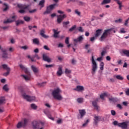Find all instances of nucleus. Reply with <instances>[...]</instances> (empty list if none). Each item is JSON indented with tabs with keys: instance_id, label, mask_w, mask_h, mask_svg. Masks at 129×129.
I'll use <instances>...</instances> for the list:
<instances>
[{
	"instance_id": "f257e3e1",
	"label": "nucleus",
	"mask_w": 129,
	"mask_h": 129,
	"mask_svg": "<svg viewBox=\"0 0 129 129\" xmlns=\"http://www.w3.org/2000/svg\"><path fill=\"white\" fill-rule=\"evenodd\" d=\"M60 93H62V91L60 88H57L52 91V95L55 99H57V100H62L63 97H62Z\"/></svg>"
},
{
	"instance_id": "f03ea898",
	"label": "nucleus",
	"mask_w": 129,
	"mask_h": 129,
	"mask_svg": "<svg viewBox=\"0 0 129 129\" xmlns=\"http://www.w3.org/2000/svg\"><path fill=\"white\" fill-rule=\"evenodd\" d=\"M19 67H20L21 69L24 71L25 73L27 74V75H22L21 76L23 77L25 80H30V79H31V73L29 72L28 68H26L25 66L22 64H20Z\"/></svg>"
},
{
	"instance_id": "7ed1b4c3",
	"label": "nucleus",
	"mask_w": 129,
	"mask_h": 129,
	"mask_svg": "<svg viewBox=\"0 0 129 129\" xmlns=\"http://www.w3.org/2000/svg\"><path fill=\"white\" fill-rule=\"evenodd\" d=\"M19 67H20L21 69L24 71L25 73L27 74V75H22L21 76L23 77L25 80H30V79H31V73L29 72L28 68H26L25 66L22 64H20Z\"/></svg>"
},
{
	"instance_id": "20e7f679",
	"label": "nucleus",
	"mask_w": 129,
	"mask_h": 129,
	"mask_svg": "<svg viewBox=\"0 0 129 129\" xmlns=\"http://www.w3.org/2000/svg\"><path fill=\"white\" fill-rule=\"evenodd\" d=\"M110 33H111V29L105 30L101 37L100 38L99 40L101 42H103V41H105V39L107 38L108 35H110Z\"/></svg>"
},
{
	"instance_id": "39448f33",
	"label": "nucleus",
	"mask_w": 129,
	"mask_h": 129,
	"mask_svg": "<svg viewBox=\"0 0 129 129\" xmlns=\"http://www.w3.org/2000/svg\"><path fill=\"white\" fill-rule=\"evenodd\" d=\"M17 7L19 9H22L19 11V13H20V14H25V13H26V11H25V10H29L30 5L18 4Z\"/></svg>"
},
{
	"instance_id": "423d86ee",
	"label": "nucleus",
	"mask_w": 129,
	"mask_h": 129,
	"mask_svg": "<svg viewBox=\"0 0 129 129\" xmlns=\"http://www.w3.org/2000/svg\"><path fill=\"white\" fill-rule=\"evenodd\" d=\"M92 72L91 73L92 75H94L95 74V72H96V70H97V64L96 63V61L94 60V57L92 56Z\"/></svg>"
},
{
	"instance_id": "0eeeda50",
	"label": "nucleus",
	"mask_w": 129,
	"mask_h": 129,
	"mask_svg": "<svg viewBox=\"0 0 129 129\" xmlns=\"http://www.w3.org/2000/svg\"><path fill=\"white\" fill-rule=\"evenodd\" d=\"M56 6H57V4H56L49 5L48 7H47L46 10L43 13V14L46 15L48 14H51V12H52L53 10H54V8H55V7H56Z\"/></svg>"
},
{
	"instance_id": "6e6552de",
	"label": "nucleus",
	"mask_w": 129,
	"mask_h": 129,
	"mask_svg": "<svg viewBox=\"0 0 129 129\" xmlns=\"http://www.w3.org/2000/svg\"><path fill=\"white\" fill-rule=\"evenodd\" d=\"M33 125V128L34 129H39L40 127H41V125H44V123L41 122H38L37 121H34L32 123Z\"/></svg>"
},
{
	"instance_id": "1a4fd4ad",
	"label": "nucleus",
	"mask_w": 129,
	"mask_h": 129,
	"mask_svg": "<svg viewBox=\"0 0 129 129\" xmlns=\"http://www.w3.org/2000/svg\"><path fill=\"white\" fill-rule=\"evenodd\" d=\"M22 96L27 101H34L36 100V97L35 96H30L26 94H23Z\"/></svg>"
},
{
	"instance_id": "9d476101",
	"label": "nucleus",
	"mask_w": 129,
	"mask_h": 129,
	"mask_svg": "<svg viewBox=\"0 0 129 129\" xmlns=\"http://www.w3.org/2000/svg\"><path fill=\"white\" fill-rule=\"evenodd\" d=\"M28 123V119L24 118L23 122H19L18 123L17 127V128H20L22 126H26Z\"/></svg>"
},
{
	"instance_id": "9b49d317",
	"label": "nucleus",
	"mask_w": 129,
	"mask_h": 129,
	"mask_svg": "<svg viewBox=\"0 0 129 129\" xmlns=\"http://www.w3.org/2000/svg\"><path fill=\"white\" fill-rule=\"evenodd\" d=\"M57 22L58 24L62 23V21L65 19V18H67V15L66 14H63L62 15H59L57 16Z\"/></svg>"
},
{
	"instance_id": "f8f14e48",
	"label": "nucleus",
	"mask_w": 129,
	"mask_h": 129,
	"mask_svg": "<svg viewBox=\"0 0 129 129\" xmlns=\"http://www.w3.org/2000/svg\"><path fill=\"white\" fill-rule=\"evenodd\" d=\"M17 18L18 17L16 15H14L11 17V18L8 19L7 21L4 22V24H9V23H13V22H15L16 21Z\"/></svg>"
},
{
	"instance_id": "ddd939ff",
	"label": "nucleus",
	"mask_w": 129,
	"mask_h": 129,
	"mask_svg": "<svg viewBox=\"0 0 129 129\" xmlns=\"http://www.w3.org/2000/svg\"><path fill=\"white\" fill-rule=\"evenodd\" d=\"M129 123V121H126L118 124L119 127H121V128L125 129L127 128V124Z\"/></svg>"
},
{
	"instance_id": "4468645a",
	"label": "nucleus",
	"mask_w": 129,
	"mask_h": 129,
	"mask_svg": "<svg viewBox=\"0 0 129 129\" xmlns=\"http://www.w3.org/2000/svg\"><path fill=\"white\" fill-rule=\"evenodd\" d=\"M79 111L80 114L78 115V119H81V118H83V116H84L85 114H86V112L84 109L79 110Z\"/></svg>"
},
{
	"instance_id": "2eb2a0df",
	"label": "nucleus",
	"mask_w": 129,
	"mask_h": 129,
	"mask_svg": "<svg viewBox=\"0 0 129 129\" xmlns=\"http://www.w3.org/2000/svg\"><path fill=\"white\" fill-rule=\"evenodd\" d=\"M2 67H3V68H4V69H5L7 71V72L4 74V76H8V75L10 74V71H11V69L9 68V67H8V65L7 64H3Z\"/></svg>"
},
{
	"instance_id": "dca6fc26",
	"label": "nucleus",
	"mask_w": 129,
	"mask_h": 129,
	"mask_svg": "<svg viewBox=\"0 0 129 129\" xmlns=\"http://www.w3.org/2000/svg\"><path fill=\"white\" fill-rule=\"evenodd\" d=\"M97 102H98V99L92 102V105L94 107V109L98 111L99 110V106L97 105Z\"/></svg>"
},
{
	"instance_id": "f3484780",
	"label": "nucleus",
	"mask_w": 129,
	"mask_h": 129,
	"mask_svg": "<svg viewBox=\"0 0 129 129\" xmlns=\"http://www.w3.org/2000/svg\"><path fill=\"white\" fill-rule=\"evenodd\" d=\"M42 58L43 61H45L46 62H48L49 63V62H51V58H49V56L47 55V54L43 53L42 54Z\"/></svg>"
},
{
	"instance_id": "a211bd4d",
	"label": "nucleus",
	"mask_w": 129,
	"mask_h": 129,
	"mask_svg": "<svg viewBox=\"0 0 129 129\" xmlns=\"http://www.w3.org/2000/svg\"><path fill=\"white\" fill-rule=\"evenodd\" d=\"M75 91L78 92H81V91H84V87L82 86H77L76 88L74 89Z\"/></svg>"
},
{
	"instance_id": "6ab92c4d",
	"label": "nucleus",
	"mask_w": 129,
	"mask_h": 129,
	"mask_svg": "<svg viewBox=\"0 0 129 129\" xmlns=\"http://www.w3.org/2000/svg\"><path fill=\"white\" fill-rule=\"evenodd\" d=\"M46 33V30L43 29L40 30V36L44 38V39H48L49 38V36L46 35L45 33Z\"/></svg>"
},
{
	"instance_id": "aec40b11",
	"label": "nucleus",
	"mask_w": 129,
	"mask_h": 129,
	"mask_svg": "<svg viewBox=\"0 0 129 129\" xmlns=\"http://www.w3.org/2000/svg\"><path fill=\"white\" fill-rule=\"evenodd\" d=\"M5 101H6V99H5L4 97H2L0 98V105L1 104H4V103H5ZM5 111V110L4 108H0V112H4Z\"/></svg>"
},
{
	"instance_id": "412c9836",
	"label": "nucleus",
	"mask_w": 129,
	"mask_h": 129,
	"mask_svg": "<svg viewBox=\"0 0 129 129\" xmlns=\"http://www.w3.org/2000/svg\"><path fill=\"white\" fill-rule=\"evenodd\" d=\"M101 117L100 116H95L94 119V124H95L96 125L98 123V122L101 119Z\"/></svg>"
},
{
	"instance_id": "4be33fe9",
	"label": "nucleus",
	"mask_w": 129,
	"mask_h": 129,
	"mask_svg": "<svg viewBox=\"0 0 129 129\" xmlns=\"http://www.w3.org/2000/svg\"><path fill=\"white\" fill-rule=\"evenodd\" d=\"M35 58H37V60H40V59H41V57H40V56H39L38 54H35L32 55V56L31 58V60L32 61V62H36V60H35Z\"/></svg>"
},
{
	"instance_id": "5701e85b",
	"label": "nucleus",
	"mask_w": 129,
	"mask_h": 129,
	"mask_svg": "<svg viewBox=\"0 0 129 129\" xmlns=\"http://www.w3.org/2000/svg\"><path fill=\"white\" fill-rule=\"evenodd\" d=\"M53 32L54 38H58L59 36L58 35H59V34H60V31H58V30L56 29H53Z\"/></svg>"
},
{
	"instance_id": "b1692460",
	"label": "nucleus",
	"mask_w": 129,
	"mask_h": 129,
	"mask_svg": "<svg viewBox=\"0 0 129 129\" xmlns=\"http://www.w3.org/2000/svg\"><path fill=\"white\" fill-rule=\"evenodd\" d=\"M31 69L32 71L34 72V74H37V73L39 72V69L35 66H31Z\"/></svg>"
},
{
	"instance_id": "393cba45",
	"label": "nucleus",
	"mask_w": 129,
	"mask_h": 129,
	"mask_svg": "<svg viewBox=\"0 0 129 129\" xmlns=\"http://www.w3.org/2000/svg\"><path fill=\"white\" fill-rule=\"evenodd\" d=\"M62 74H63V72H62V67L59 66L56 73V75L57 76H61Z\"/></svg>"
},
{
	"instance_id": "a878e982",
	"label": "nucleus",
	"mask_w": 129,
	"mask_h": 129,
	"mask_svg": "<svg viewBox=\"0 0 129 129\" xmlns=\"http://www.w3.org/2000/svg\"><path fill=\"white\" fill-rule=\"evenodd\" d=\"M83 40V36L81 35L78 37L77 39H74L75 43H78V42H81Z\"/></svg>"
},
{
	"instance_id": "bb28decb",
	"label": "nucleus",
	"mask_w": 129,
	"mask_h": 129,
	"mask_svg": "<svg viewBox=\"0 0 129 129\" xmlns=\"http://www.w3.org/2000/svg\"><path fill=\"white\" fill-rule=\"evenodd\" d=\"M113 1L114 2H115V3L117 4V5H118L119 10H121V8H122V3H121V2H120V1L119 0H113Z\"/></svg>"
},
{
	"instance_id": "cd10ccee",
	"label": "nucleus",
	"mask_w": 129,
	"mask_h": 129,
	"mask_svg": "<svg viewBox=\"0 0 129 129\" xmlns=\"http://www.w3.org/2000/svg\"><path fill=\"white\" fill-rule=\"evenodd\" d=\"M2 52L3 53L2 55L3 58H8V53L7 52V50H6V49H3Z\"/></svg>"
},
{
	"instance_id": "c85d7f7f",
	"label": "nucleus",
	"mask_w": 129,
	"mask_h": 129,
	"mask_svg": "<svg viewBox=\"0 0 129 129\" xmlns=\"http://www.w3.org/2000/svg\"><path fill=\"white\" fill-rule=\"evenodd\" d=\"M33 43L35 45H39L40 40L38 39V38H34L33 39Z\"/></svg>"
},
{
	"instance_id": "c756f323",
	"label": "nucleus",
	"mask_w": 129,
	"mask_h": 129,
	"mask_svg": "<svg viewBox=\"0 0 129 129\" xmlns=\"http://www.w3.org/2000/svg\"><path fill=\"white\" fill-rule=\"evenodd\" d=\"M102 31V29H98L96 31V34H95V36L96 37H97L99 36L100 34H101V31Z\"/></svg>"
},
{
	"instance_id": "7c9ffc66",
	"label": "nucleus",
	"mask_w": 129,
	"mask_h": 129,
	"mask_svg": "<svg viewBox=\"0 0 129 129\" xmlns=\"http://www.w3.org/2000/svg\"><path fill=\"white\" fill-rule=\"evenodd\" d=\"M111 2V0H103L101 3V5L102 6H103V5H107V4H110Z\"/></svg>"
},
{
	"instance_id": "2f4dec72",
	"label": "nucleus",
	"mask_w": 129,
	"mask_h": 129,
	"mask_svg": "<svg viewBox=\"0 0 129 129\" xmlns=\"http://www.w3.org/2000/svg\"><path fill=\"white\" fill-rule=\"evenodd\" d=\"M109 101L111 102H117V99L116 98L111 97L109 98Z\"/></svg>"
},
{
	"instance_id": "473e14b6",
	"label": "nucleus",
	"mask_w": 129,
	"mask_h": 129,
	"mask_svg": "<svg viewBox=\"0 0 129 129\" xmlns=\"http://www.w3.org/2000/svg\"><path fill=\"white\" fill-rule=\"evenodd\" d=\"M123 54L126 56V57H129V50H123L122 51Z\"/></svg>"
},
{
	"instance_id": "72a5a7b5",
	"label": "nucleus",
	"mask_w": 129,
	"mask_h": 129,
	"mask_svg": "<svg viewBox=\"0 0 129 129\" xmlns=\"http://www.w3.org/2000/svg\"><path fill=\"white\" fill-rule=\"evenodd\" d=\"M113 77H115V78H116V79H117L118 80L122 81L123 80V77L120 75L114 76Z\"/></svg>"
},
{
	"instance_id": "f704fd0d",
	"label": "nucleus",
	"mask_w": 129,
	"mask_h": 129,
	"mask_svg": "<svg viewBox=\"0 0 129 129\" xmlns=\"http://www.w3.org/2000/svg\"><path fill=\"white\" fill-rule=\"evenodd\" d=\"M69 24H70V22L69 21H67V22H63L62 23V25H63V28H68V25H69Z\"/></svg>"
},
{
	"instance_id": "c9c22d12",
	"label": "nucleus",
	"mask_w": 129,
	"mask_h": 129,
	"mask_svg": "<svg viewBox=\"0 0 129 129\" xmlns=\"http://www.w3.org/2000/svg\"><path fill=\"white\" fill-rule=\"evenodd\" d=\"M3 6H4L5 8L3 9L4 12H7L8 10H9V6L8 4L4 3L3 4Z\"/></svg>"
},
{
	"instance_id": "e433bc0d",
	"label": "nucleus",
	"mask_w": 129,
	"mask_h": 129,
	"mask_svg": "<svg viewBox=\"0 0 129 129\" xmlns=\"http://www.w3.org/2000/svg\"><path fill=\"white\" fill-rule=\"evenodd\" d=\"M44 4H45V0H41V1H40L39 4V6H40L41 8H44Z\"/></svg>"
},
{
	"instance_id": "4c0bfd02",
	"label": "nucleus",
	"mask_w": 129,
	"mask_h": 129,
	"mask_svg": "<svg viewBox=\"0 0 129 129\" xmlns=\"http://www.w3.org/2000/svg\"><path fill=\"white\" fill-rule=\"evenodd\" d=\"M105 54H106V48H104L103 50L101 53V55L102 57H103V56H104Z\"/></svg>"
},
{
	"instance_id": "58836bf2",
	"label": "nucleus",
	"mask_w": 129,
	"mask_h": 129,
	"mask_svg": "<svg viewBox=\"0 0 129 129\" xmlns=\"http://www.w3.org/2000/svg\"><path fill=\"white\" fill-rule=\"evenodd\" d=\"M16 26H19L22 24H24V21L22 20H18L16 21Z\"/></svg>"
},
{
	"instance_id": "ea45409f",
	"label": "nucleus",
	"mask_w": 129,
	"mask_h": 129,
	"mask_svg": "<svg viewBox=\"0 0 129 129\" xmlns=\"http://www.w3.org/2000/svg\"><path fill=\"white\" fill-rule=\"evenodd\" d=\"M23 19L25 22H30L31 21V18L30 17L25 16Z\"/></svg>"
},
{
	"instance_id": "a19ab883",
	"label": "nucleus",
	"mask_w": 129,
	"mask_h": 129,
	"mask_svg": "<svg viewBox=\"0 0 129 129\" xmlns=\"http://www.w3.org/2000/svg\"><path fill=\"white\" fill-rule=\"evenodd\" d=\"M105 96H107V93H104L103 94H101L100 96V97L101 99H104V97Z\"/></svg>"
},
{
	"instance_id": "79ce46f5",
	"label": "nucleus",
	"mask_w": 129,
	"mask_h": 129,
	"mask_svg": "<svg viewBox=\"0 0 129 129\" xmlns=\"http://www.w3.org/2000/svg\"><path fill=\"white\" fill-rule=\"evenodd\" d=\"M77 29L80 33H83V32H84V29H83V28H82V27H79Z\"/></svg>"
},
{
	"instance_id": "37998d69",
	"label": "nucleus",
	"mask_w": 129,
	"mask_h": 129,
	"mask_svg": "<svg viewBox=\"0 0 129 129\" xmlns=\"http://www.w3.org/2000/svg\"><path fill=\"white\" fill-rule=\"evenodd\" d=\"M76 29V25H74L73 27H72L70 29L69 31L70 32H72L74 31Z\"/></svg>"
},
{
	"instance_id": "c03bdc74",
	"label": "nucleus",
	"mask_w": 129,
	"mask_h": 129,
	"mask_svg": "<svg viewBox=\"0 0 129 129\" xmlns=\"http://www.w3.org/2000/svg\"><path fill=\"white\" fill-rule=\"evenodd\" d=\"M77 100L79 103H82L83 102V98H78Z\"/></svg>"
},
{
	"instance_id": "a18cd8bd",
	"label": "nucleus",
	"mask_w": 129,
	"mask_h": 129,
	"mask_svg": "<svg viewBox=\"0 0 129 129\" xmlns=\"http://www.w3.org/2000/svg\"><path fill=\"white\" fill-rule=\"evenodd\" d=\"M3 89H4V90H5V91H9V88L8 87V85H5L3 87Z\"/></svg>"
},
{
	"instance_id": "49530a36",
	"label": "nucleus",
	"mask_w": 129,
	"mask_h": 129,
	"mask_svg": "<svg viewBox=\"0 0 129 129\" xmlns=\"http://www.w3.org/2000/svg\"><path fill=\"white\" fill-rule=\"evenodd\" d=\"M71 72V70L68 69H66L64 73L66 74H70V73Z\"/></svg>"
},
{
	"instance_id": "de8ad7c7",
	"label": "nucleus",
	"mask_w": 129,
	"mask_h": 129,
	"mask_svg": "<svg viewBox=\"0 0 129 129\" xmlns=\"http://www.w3.org/2000/svg\"><path fill=\"white\" fill-rule=\"evenodd\" d=\"M37 12V9H33L32 10H29V14H34Z\"/></svg>"
},
{
	"instance_id": "09e8293b",
	"label": "nucleus",
	"mask_w": 129,
	"mask_h": 129,
	"mask_svg": "<svg viewBox=\"0 0 129 129\" xmlns=\"http://www.w3.org/2000/svg\"><path fill=\"white\" fill-rule=\"evenodd\" d=\"M31 108H33V109H37V106L34 104H32L31 105Z\"/></svg>"
},
{
	"instance_id": "8fccbe9b",
	"label": "nucleus",
	"mask_w": 129,
	"mask_h": 129,
	"mask_svg": "<svg viewBox=\"0 0 129 129\" xmlns=\"http://www.w3.org/2000/svg\"><path fill=\"white\" fill-rule=\"evenodd\" d=\"M78 4L79 5V6H85V3L81 2V1H79L78 2Z\"/></svg>"
},
{
	"instance_id": "3c124183",
	"label": "nucleus",
	"mask_w": 129,
	"mask_h": 129,
	"mask_svg": "<svg viewBox=\"0 0 129 129\" xmlns=\"http://www.w3.org/2000/svg\"><path fill=\"white\" fill-rule=\"evenodd\" d=\"M54 64H45L46 68H51V67H53Z\"/></svg>"
},
{
	"instance_id": "603ef678",
	"label": "nucleus",
	"mask_w": 129,
	"mask_h": 129,
	"mask_svg": "<svg viewBox=\"0 0 129 129\" xmlns=\"http://www.w3.org/2000/svg\"><path fill=\"white\" fill-rule=\"evenodd\" d=\"M75 14H76V15H78V16H80V15H81V13H80V12H79L78 11V10H76L75 11Z\"/></svg>"
},
{
	"instance_id": "864d4df0",
	"label": "nucleus",
	"mask_w": 129,
	"mask_h": 129,
	"mask_svg": "<svg viewBox=\"0 0 129 129\" xmlns=\"http://www.w3.org/2000/svg\"><path fill=\"white\" fill-rule=\"evenodd\" d=\"M120 33H126V31H125L124 30V28H122L120 29Z\"/></svg>"
},
{
	"instance_id": "5fc2aeb1",
	"label": "nucleus",
	"mask_w": 129,
	"mask_h": 129,
	"mask_svg": "<svg viewBox=\"0 0 129 129\" xmlns=\"http://www.w3.org/2000/svg\"><path fill=\"white\" fill-rule=\"evenodd\" d=\"M65 43L67 44V45L69 44V37H67L66 38Z\"/></svg>"
},
{
	"instance_id": "6e6d98bb",
	"label": "nucleus",
	"mask_w": 129,
	"mask_h": 129,
	"mask_svg": "<svg viewBox=\"0 0 129 129\" xmlns=\"http://www.w3.org/2000/svg\"><path fill=\"white\" fill-rule=\"evenodd\" d=\"M121 22H122V19H121L115 20V23H121Z\"/></svg>"
},
{
	"instance_id": "4d7b16f0",
	"label": "nucleus",
	"mask_w": 129,
	"mask_h": 129,
	"mask_svg": "<svg viewBox=\"0 0 129 129\" xmlns=\"http://www.w3.org/2000/svg\"><path fill=\"white\" fill-rule=\"evenodd\" d=\"M89 122V119H87L85 123L83 124V126H86L87 124Z\"/></svg>"
},
{
	"instance_id": "13d9d810",
	"label": "nucleus",
	"mask_w": 129,
	"mask_h": 129,
	"mask_svg": "<svg viewBox=\"0 0 129 129\" xmlns=\"http://www.w3.org/2000/svg\"><path fill=\"white\" fill-rule=\"evenodd\" d=\"M113 124H114V125H117L118 126V124H119V123H118L117 121H114Z\"/></svg>"
},
{
	"instance_id": "bf43d9fd",
	"label": "nucleus",
	"mask_w": 129,
	"mask_h": 129,
	"mask_svg": "<svg viewBox=\"0 0 129 129\" xmlns=\"http://www.w3.org/2000/svg\"><path fill=\"white\" fill-rule=\"evenodd\" d=\"M28 48L29 47L27 45H25V46H23L21 47V49H24V50H27V49H28Z\"/></svg>"
},
{
	"instance_id": "052dcab7",
	"label": "nucleus",
	"mask_w": 129,
	"mask_h": 129,
	"mask_svg": "<svg viewBox=\"0 0 129 129\" xmlns=\"http://www.w3.org/2000/svg\"><path fill=\"white\" fill-rule=\"evenodd\" d=\"M47 117H48L49 119H51V120H54V118H53L50 114L47 115Z\"/></svg>"
},
{
	"instance_id": "680f3d73",
	"label": "nucleus",
	"mask_w": 129,
	"mask_h": 129,
	"mask_svg": "<svg viewBox=\"0 0 129 129\" xmlns=\"http://www.w3.org/2000/svg\"><path fill=\"white\" fill-rule=\"evenodd\" d=\"M44 49H45V50H47V51H50V48H49V47H48V46L47 45H44L43 46Z\"/></svg>"
},
{
	"instance_id": "e2e57ef3",
	"label": "nucleus",
	"mask_w": 129,
	"mask_h": 129,
	"mask_svg": "<svg viewBox=\"0 0 129 129\" xmlns=\"http://www.w3.org/2000/svg\"><path fill=\"white\" fill-rule=\"evenodd\" d=\"M104 65L103 64V62H101V65H100V70H103V67H104Z\"/></svg>"
},
{
	"instance_id": "0e129e2a",
	"label": "nucleus",
	"mask_w": 129,
	"mask_h": 129,
	"mask_svg": "<svg viewBox=\"0 0 129 129\" xmlns=\"http://www.w3.org/2000/svg\"><path fill=\"white\" fill-rule=\"evenodd\" d=\"M46 83H47V82H44L42 83L38 84V85H40L41 86H44V85H46Z\"/></svg>"
},
{
	"instance_id": "69168bd1",
	"label": "nucleus",
	"mask_w": 129,
	"mask_h": 129,
	"mask_svg": "<svg viewBox=\"0 0 129 129\" xmlns=\"http://www.w3.org/2000/svg\"><path fill=\"white\" fill-rule=\"evenodd\" d=\"M111 113L112 115H115L116 113L115 112V111L112 110H111Z\"/></svg>"
},
{
	"instance_id": "338daca9",
	"label": "nucleus",
	"mask_w": 129,
	"mask_h": 129,
	"mask_svg": "<svg viewBox=\"0 0 129 129\" xmlns=\"http://www.w3.org/2000/svg\"><path fill=\"white\" fill-rule=\"evenodd\" d=\"M15 49H14V48L13 47H10L9 49V51H10V52H14Z\"/></svg>"
},
{
	"instance_id": "774afa93",
	"label": "nucleus",
	"mask_w": 129,
	"mask_h": 129,
	"mask_svg": "<svg viewBox=\"0 0 129 129\" xmlns=\"http://www.w3.org/2000/svg\"><path fill=\"white\" fill-rule=\"evenodd\" d=\"M126 95L129 96V89H127L125 91Z\"/></svg>"
}]
</instances>
